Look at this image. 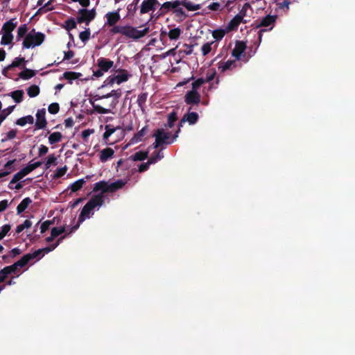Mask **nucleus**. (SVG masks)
<instances>
[{
    "instance_id": "nucleus-1",
    "label": "nucleus",
    "mask_w": 355,
    "mask_h": 355,
    "mask_svg": "<svg viewBox=\"0 0 355 355\" xmlns=\"http://www.w3.org/2000/svg\"><path fill=\"white\" fill-rule=\"evenodd\" d=\"M112 27L110 31L112 35L120 33L133 40H139L149 33V27H146L143 30H137V28L131 26H118L116 24Z\"/></svg>"
},
{
    "instance_id": "nucleus-2",
    "label": "nucleus",
    "mask_w": 355,
    "mask_h": 355,
    "mask_svg": "<svg viewBox=\"0 0 355 355\" xmlns=\"http://www.w3.org/2000/svg\"><path fill=\"white\" fill-rule=\"evenodd\" d=\"M103 203L104 198L102 194L93 196L83 207L78 217V223H82L86 218H89L92 211L96 207H101Z\"/></svg>"
},
{
    "instance_id": "nucleus-3",
    "label": "nucleus",
    "mask_w": 355,
    "mask_h": 355,
    "mask_svg": "<svg viewBox=\"0 0 355 355\" xmlns=\"http://www.w3.org/2000/svg\"><path fill=\"white\" fill-rule=\"evenodd\" d=\"M45 39V35L41 32H35L33 29L24 37L22 45L24 49H29L41 45Z\"/></svg>"
},
{
    "instance_id": "nucleus-4",
    "label": "nucleus",
    "mask_w": 355,
    "mask_h": 355,
    "mask_svg": "<svg viewBox=\"0 0 355 355\" xmlns=\"http://www.w3.org/2000/svg\"><path fill=\"white\" fill-rule=\"evenodd\" d=\"M180 131V128H178V130L175 132L173 136V138L171 140H169L171 137V134L169 132H166L165 130L162 128H158L153 135V137H155V138L154 148H157L163 144H172L174 141V140L178 137Z\"/></svg>"
},
{
    "instance_id": "nucleus-5",
    "label": "nucleus",
    "mask_w": 355,
    "mask_h": 355,
    "mask_svg": "<svg viewBox=\"0 0 355 355\" xmlns=\"http://www.w3.org/2000/svg\"><path fill=\"white\" fill-rule=\"evenodd\" d=\"M96 15L95 9L87 10L86 8H81L78 11V16L76 18L78 24L85 23L87 26L93 21Z\"/></svg>"
},
{
    "instance_id": "nucleus-6",
    "label": "nucleus",
    "mask_w": 355,
    "mask_h": 355,
    "mask_svg": "<svg viewBox=\"0 0 355 355\" xmlns=\"http://www.w3.org/2000/svg\"><path fill=\"white\" fill-rule=\"evenodd\" d=\"M32 260L31 255L28 253L24 254L19 260L16 261L15 263L10 266H8L10 271L12 272L13 275H16L19 276V272L20 268L26 266L28 262Z\"/></svg>"
},
{
    "instance_id": "nucleus-7",
    "label": "nucleus",
    "mask_w": 355,
    "mask_h": 355,
    "mask_svg": "<svg viewBox=\"0 0 355 355\" xmlns=\"http://www.w3.org/2000/svg\"><path fill=\"white\" fill-rule=\"evenodd\" d=\"M201 100L200 94L194 90L188 91L184 96V102L187 105H198Z\"/></svg>"
},
{
    "instance_id": "nucleus-8",
    "label": "nucleus",
    "mask_w": 355,
    "mask_h": 355,
    "mask_svg": "<svg viewBox=\"0 0 355 355\" xmlns=\"http://www.w3.org/2000/svg\"><path fill=\"white\" fill-rule=\"evenodd\" d=\"M192 109L191 107L189 108V112L187 114H184V116L182 118L180 121L179 122L178 126L180 128V127L183 126V124L186 122H188L190 125L195 124L198 119L199 116L196 112H191V110Z\"/></svg>"
},
{
    "instance_id": "nucleus-9",
    "label": "nucleus",
    "mask_w": 355,
    "mask_h": 355,
    "mask_svg": "<svg viewBox=\"0 0 355 355\" xmlns=\"http://www.w3.org/2000/svg\"><path fill=\"white\" fill-rule=\"evenodd\" d=\"M157 6H159V3L157 0L143 1L140 8V14L143 15L150 11H154Z\"/></svg>"
},
{
    "instance_id": "nucleus-10",
    "label": "nucleus",
    "mask_w": 355,
    "mask_h": 355,
    "mask_svg": "<svg viewBox=\"0 0 355 355\" xmlns=\"http://www.w3.org/2000/svg\"><path fill=\"white\" fill-rule=\"evenodd\" d=\"M45 115V108L40 109L37 110L36 113V121L35 124L37 129H44L46 126L47 121Z\"/></svg>"
},
{
    "instance_id": "nucleus-11",
    "label": "nucleus",
    "mask_w": 355,
    "mask_h": 355,
    "mask_svg": "<svg viewBox=\"0 0 355 355\" xmlns=\"http://www.w3.org/2000/svg\"><path fill=\"white\" fill-rule=\"evenodd\" d=\"M181 6V0H175L173 1H166L162 5L161 8L159 9L160 13L159 15H163L167 12L170 9H173L174 10L177 8V7Z\"/></svg>"
},
{
    "instance_id": "nucleus-12",
    "label": "nucleus",
    "mask_w": 355,
    "mask_h": 355,
    "mask_svg": "<svg viewBox=\"0 0 355 355\" xmlns=\"http://www.w3.org/2000/svg\"><path fill=\"white\" fill-rule=\"evenodd\" d=\"M107 19L106 24L109 26H112L120 20V15L119 10L114 12H109L105 15Z\"/></svg>"
},
{
    "instance_id": "nucleus-13",
    "label": "nucleus",
    "mask_w": 355,
    "mask_h": 355,
    "mask_svg": "<svg viewBox=\"0 0 355 355\" xmlns=\"http://www.w3.org/2000/svg\"><path fill=\"white\" fill-rule=\"evenodd\" d=\"M246 49L245 44L242 41L236 42L234 49L232 51V55L237 60H239Z\"/></svg>"
},
{
    "instance_id": "nucleus-14",
    "label": "nucleus",
    "mask_w": 355,
    "mask_h": 355,
    "mask_svg": "<svg viewBox=\"0 0 355 355\" xmlns=\"http://www.w3.org/2000/svg\"><path fill=\"white\" fill-rule=\"evenodd\" d=\"M97 65L98 68L101 69V70H103L105 72H107L113 67L114 62L112 60H110V59L101 57L97 60Z\"/></svg>"
},
{
    "instance_id": "nucleus-15",
    "label": "nucleus",
    "mask_w": 355,
    "mask_h": 355,
    "mask_svg": "<svg viewBox=\"0 0 355 355\" xmlns=\"http://www.w3.org/2000/svg\"><path fill=\"white\" fill-rule=\"evenodd\" d=\"M248 20L243 19L241 16L235 15L234 17L229 22L227 29L228 31L236 30L241 23L246 24Z\"/></svg>"
},
{
    "instance_id": "nucleus-16",
    "label": "nucleus",
    "mask_w": 355,
    "mask_h": 355,
    "mask_svg": "<svg viewBox=\"0 0 355 355\" xmlns=\"http://www.w3.org/2000/svg\"><path fill=\"white\" fill-rule=\"evenodd\" d=\"M277 15H268L263 17L260 22L257 25V28L260 27H268L270 25H273L276 21Z\"/></svg>"
},
{
    "instance_id": "nucleus-17",
    "label": "nucleus",
    "mask_w": 355,
    "mask_h": 355,
    "mask_svg": "<svg viewBox=\"0 0 355 355\" xmlns=\"http://www.w3.org/2000/svg\"><path fill=\"white\" fill-rule=\"evenodd\" d=\"M126 182H127L123 180H117L114 182L110 184L108 183V193H114L123 188L125 185Z\"/></svg>"
},
{
    "instance_id": "nucleus-18",
    "label": "nucleus",
    "mask_w": 355,
    "mask_h": 355,
    "mask_svg": "<svg viewBox=\"0 0 355 355\" xmlns=\"http://www.w3.org/2000/svg\"><path fill=\"white\" fill-rule=\"evenodd\" d=\"M14 21L15 19H12L4 23L1 28V32L5 33H12L17 24V22H14Z\"/></svg>"
},
{
    "instance_id": "nucleus-19",
    "label": "nucleus",
    "mask_w": 355,
    "mask_h": 355,
    "mask_svg": "<svg viewBox=\"0 0 355 355\" xmlns=\"http://www.w3.org/2000/svg\"><path fill=\"white\" fill-rule=\"evenodd\" d=\"M107 188H108V182L106 181L102 180V181L98 182L94 184V188H93V191L98 192V191H101V194L103 195V193H108Z\"/></svg>"
},
{
    "instance_id": "nucleus-20",
    "label": "nucleus",
    "mask_w": 355,
    "mask_h": 355,
    "mask_svg": "<svg viewBox=\"0 0 355 355\" xmlns=\"http://www.w3.org/2000/svg\"><path fill=\"white\" fill-rule=\"evenodd\" d=\"M114 151L111 148H105L101 151L100 160L102 162H107L109 159L112 158L114 155Z\"/></svg>"
},
{
    "instance_id": "nucleus-21",
    "label": "nucleus",
    "mask_w": 355,
    "mask_h": 355,
    "mask_svg": "<svg viewBox=\"0 0 355 355\" xmlns=\"http://www.w3.org/2000/svg\"><path fill=\"white\" fill-rule=\"evenodd\" d=\"M31 203H32V200L29 197L24 198L17 207V213L20 214L24 212Z\"/></svg>"
},
{
    "instance_id": "nucleus-22",
    "label": "nucleus",
    "mask_w": 355,
    "mask_h": 355,
    "mask_svg": "<svg viewBox=\"0 0 355 355\" xmlns=\"http://www.w3.org/2000/svg\"><path fill=\"white\" fill-rule=\"evenodd\" d=\"M82 73L74 71H66L63 73V78L67 80L70 84H72L73 80L80 78Z\"/></svg>"
},
{
    "instance_id": "nucleus-23",
    "label": "nucleus",
    "mask_w": 355,
    "mask_h": 355,
    "mask_svg": "<svg viewBox=\"0 0 355 355\" xmlns=\"http://www.w3.org/2000/svg\"><path fill=\"white\" fill-rule=\"evenodd\" d=\"M236 66V60H227L226 62H220L218 63V69L221 72H224L227 69H231Z\"/></svg>"
},
{
    "instance_id": "nucleus-24",
    "label": "nucleus",
    "mask_w": 355,
    "mask_h": 355,
    "mask_svg": "<svg viewBox=\"0 0 355 355\" xmlns=\"http://www.w3.org/2000/svg\"><path fill=\"white\" fill-rule=\"evenodd\" d=\"M181 6L186 8L189 11H195L200 9L201 4H193L188 0H181Z\"/></svg>"
},
{
    "instance_id": "nucleus-25",
    "label": "nucleus",
    "mask_w": 355,
    "mask_h": 355,
    "mask_svg": "<svg viewBox=\"0 0 355 355\" xmlns=\"http://www.w3.org/2000/svg\"><path fill=\"white\" fill-rule=\"evenodd\" d=\"M79 227V224H77L73 227H71L70 228V231L67 234H65L64 236H61L55 243L54 244H52L50 246H48V249L49 250V252H51L52 250H53L54 249H55L57 248V246L60 244V242L61 240H62L63 239H64L67 235H69L71 233L75 232L78 228Z\"/></svg>"
},
{
    "instance_id": "nucleus-26",
    "label": "nucleus",
    "mask_w": 355,
    "mask_h": 355,
    "mask_svg": "<svg viewBox=\"0 0 355 355\" xmlns=\"http://www.w3.org/2000/svg\"><path fill=\"white\" fill-rule=\"evenodd\" d=\"M79 227V224H77L73 227H71L70 228V231L67 234H65L64 236H61L55 243L54 244H52L50 246H48V249L49 250V252H51L52 250H53L54 249H55L57 248V246L60 244V242L61 240H62L63 239H64L67 235H69L71 233L75 232L78 228Z\"/></svg>"
},
{
    "instance_id": "nucleus-27",
    "label": "nucleus",
    "mask_w": 355,
    "mask_h": 355,
    "mask_svg": "<svg viewBox=\"0 0 355 355\" xmlns=\"http://www.w3.org/2000/svg\"><path fill=\"white\" fill-rule=\"evenodd\" d=\"M35 71L33 69L25 68L19 73V77L23 80H28L35 76Z\"/></svg>"
},
{
    "instance_id": "nucleus-28",
    "label": "nucleus",
    "mask_w": 355,
    "mask_h": 355,
    "mask_svg": "<svg viewBox=\"0 0 355 355\" xmlns=\"http://www.w3.org/2000/svg\"><path fill=\"white\" fill-rule=\"evenodd\" d=\"M77 23V20L76 21L73 17H69L64 21L62 27L67 31H70L76 28Z\"/></svg>"
},
{
    "instance_id": "nucleus-29",
    "label": "nucleus",
    "mask_w": 355,
    "mask_h": 355,
    "mask_svg": "<svg viewBox=\"0 0 355 355\" xmlns=\"http://www.w3.org/2000/svg\"><path fill=\"white\" fill-rule=\"evenodd\" d=\"M147 131V126L144 127L134 137L131 139L130 141L132 144H135L142 140L143 137L146 135Z\"/></svg>"
},
{
    "instance_id": "nucleus-30",
    "label": "nucleus",
    "mask_w": 355,
    "mask_h": 355,
    "mask_svg": "<svg viewBox=\"0 0 355 355\" xmlns=\"http://www.w3.org/2000/svg\"><path fill=\"white\" fill-rule=\"evenodd\" d=\"M148 156V152L144 151H138L135 153L134 155L130 157V159L132 161H143L146 159Z\"/></svg>"
},
{
    "instance_id": "nucleus-31",
    "label": "nucleus",
    "mask_w": 355,
    "mask_h": 355,
    "mask_svg": "<svg viewBox=\"0 0 355 355\" xmlns=\"http://www.w3.org/2000/svg\"><path fill=\"white\" fill-rule=\"evenodd\" d=\"M62 135L60 132H54L49 137V142L50 144H55L62 140Z\"/></svg>"
},
{
    "instance_id": "nucleus-32",
    "label": "nucleus",
    "mask_w": 355,
    "mask_h": 355,
    "mask_svg": "<svg viewBox=\"0 0 355 355\" xmlns=\"http://www.w3.org/2000/svg\"><path fill=\"white\" fill-rule=\"evenodd\" d=\"M85 182L86 180L84 178L76 180L70 186L71 191L76 192L80 190L83 188V185L85 184Z\"/></svg>"
},
{
    "instance_id": "nucleus-33",
    "label": "nucleus",
    "mask_w": 355,
    "mask_h": 355,
    "mask_svg": "<svg viewBox=\"0 0 355 355\" xmlns=\"http://www.w3.org/2000/svg\"><path fill=\"white\" fill-rule=\"evenodd\" d=\"M49 252H50L49 250L48 249L47 247H46V248H44L42 249H38V250H35L34 252L28 253V254L31 255V259H37V258L40 259L44 256V253H49Z\"/></svg>"
},
{
    "instance_id": "nucleus-34",
    "label": "nucleus",
    "mask_w": 355,
    "mask_h": 355,
    "mask_svg": "<svg viewBox=\"0 0 355 355\" xmlns=\"http://www.w3.org/2000/svg\"><path fill=\"white\" fill-rule=\"evenodd\" d=\"M10 96L17 103H19L23 101L24 98V91L19 89L15 90L10 93Z\"/></svg>"
},
{
    "instance_id": "nucleus-35",
    "label": "nucleus",
    "mask_w": 355,
    "mask_h": 355,
    "mask_svg": "<svg viewBox=\"0 0 355 355\" xmlns=\"http://www.w3.org/2000/svg\"><path fill=\"white\" fill-rule=\"evenodd\" d=\"M27 25L25 24L21 25L17 29V41H19L21 38L25 37L27 35Z\"/></svg>"
},
{
    "instance_id": "nucleus-36",
    "label": "nucleus",
    "mask_w": 355,
    "mask_h": 355,
    "mask_svg": "<svg viewBox=\"0 0 355 355\" xmlns=\"http://www.w3.org/2000/svg\"><path fill=\"white\" fill-rule=\"evenodd\" d=\"M114 79H116V83L119 85L127 81L128 79V75L127 73L126 70H121L119 74L114 76Z\"/></svg>"
},
{
    "instance_id": "nucleus-37",
    "label": "nucleus",
    "mask_w": 355,
    "mask_h": 355,
    "mask_svg": "<svg viewBox=\"0 0 355 355\" xmlns=\"http://www.w3.org/2000/svg\"><path fill=\"white\" fill-rule=\"evenodd\" d=\"M13 40V35L12 33H3V35L1 40V45H8L11 44Z\"/></svg>"
},
{
    "instance_id": "nucleus-38",
    "label": "nucleus",
    "mask_w": 355,
    "mask_h": 355,
    "mask_svg": "<svg viewBox=\"0 0 355 355\" xmlns=\"http://www.w3.org/2000/svg\"><path fill=\"white\" fill-rule=\"evenodd\" d=\"M40 92V87L36 85H33L27 89V94L31 98L38 96Z\"/></svg>"
},
{
    "instance_id": "nucleus-39",
    "label": "nucleus",
    "mask_w": 355,
    "mask_h": 355,
    "mask_svg": "<svg viewBox=\"0 0 355 355\" xmlns=\"http://www.w3.org/2000/svg\"><path fill=\"white\" fill-rule=\"evenodd\" d=\"M12 275L13 274L10 271L8 266H6L3 269L0 270V283L4 282L8 277Z\"/></svg>"
},
{
    "instance_id": "nucleus-40",
    "label": "nucleus",
    "mask_w": 355,
    "mask_h": 355,
    "mask_svg": "<svg viewBox=\"0 0 355 355\" xmlns=\"http://www.w3.org/2000/svg\"><path fill=\"white\" fill-rule=\"evenodd\" d=\"M181 34V30L180 28H175L173 29H171L168 32V37L171 40H176L180 37V35Z\"/></svg>"
},
{
    "instance_id": "nucleus-41",
    "label": "nucleus",
    "mask_w": 355,
    "mask_h": 355,
    "mask_svg": "<svg viewBox=\"0 0 355 355\" xmlns=\"http://www.w3.org/2000/svg\"><path fill=\"white\" fill-rule=\"evenodd\" d=\"M178 116L175 111L171 112L168 116V122L166 126L171 128L174 125V123L177 121Z\"/></svg>"
},
{
    "instance_id": "nucleus-42",
    "label": "nucleus",
    "mask_w": 355,
    "mask_h": 355,
    "mask_svg": "<svg viewBox=\"0 0 355 355\" xmlns=\"http://www.w3.org/2000/svg\"><path fill=\"white\" fill-rule=\"evenodd\" d=\"M117 128L112 127V125H105V131L103 134V139L107 140L116 130Z\"/></svg>"
},
{
    "instance_id": "nucleus-43",
    "label": "nucleus",
    "mask_w": 355,
    "mask_h": 355,
    "mask_svg": "<svg viewBox=\"0 0 355 355\" xmlns=\"http://www.w3.org/2000/svg\"><path fill=\"white\" fill-rule=\"evenodd\" d=\"M57 157L55 156L54 154H51L50 155H49V157H47V159H46V162L45 163V168L47 169V168H49L51 165H56L57 164Z\"/></svg>"
},
{
    "instance_id": "nucleus-44",
    "label": "nucleus",
    "mask_w": 355,
    "mask_h": 355,
    "mask_svg": "<svg viewBox=\"0 0 355 355\" xmlns=\"http://www.w3.org/2000/svg\"><path fill=\"white\" fill-rule=\"evenodd\" d=\"M90 29L89 28H86L84 31H82L79 34V38L80 40L85 43L87 41H88L89 40V37H90Z\"/></svg>"
},
{
    "instance_id": "nucleus-45",
    "label": "nucleus",
    "mask_w": 355,
    "mask_h": 355,
    "mask_svg": "<svg viewBox=\"0 0 355 355\" xmlns=\"http://www.w3.org/2000/svg\"><path fill=\"white\" fill-rule=\"evenodd\" d=\"M92 107H93L94 111L98 114H105L110 113V110H109V109H106V108L103 107L98 105H95L94 103H92Z\"/></svg>"
},
{
    "instance_id": "nucleus-46",
    "label": "nucleus",
    "mask_w": 355,
    "mask_h": 355,
    "mask_svg": "<svg viewBox=\"0 0 355 355\" xmlns=\"http://www.w3.org/2000/svg\"><path fill=\"white\" fill-rule=\"evenodd\" d=\"M26 175L24 172V170L21 169V171H19V172H17L16 174L14 175L12 179L10 182V184L16 183L17 182H18L19 180L22 179L24 177H25Z\"/></svg>"
},
{
    "instance_id": "nucleus-47",
    "label": "nucleus",
    "mask_w": 355,
    "mask_h": 355,
    "mask_svg": "<svg viewBox=\"0 0 355 355\" xmlns=\"http://www.w3.org/2000/svg\"><path fill=\"white\" fill-rule=\"evenodd\" d=\"M205 83V80L202 78H198L196 80L192 83V89L191 90H194L198 92V89Z\"/></svg>"
},
{
    "instance_id": "nucleus-48",
    "label": "nucleus",
    "mask_w": 355,
    "mask_h": 355,
    "mask_svg": "<svg viewBox=\"0 0 355 355\" xmlns=\"http://www.w3.org/2000/svg\"><path fill=\"white\" fill-rule=\"evenodd\" d=\"M225 35V31L223 29L215 30L212 33V36L216 40H220Z\"/></svg>"
},
{
    "instance_id": "nucleus-49",
    "label": "nucleus",
    "mask_w": 355,
    "mask_h": 355,
    "mask_svg": "<svg viewBox=\"0 0 355 355\" xmlns=\"http://www.w3.org/2000/svg\"><path fill=\"white\" fill-rule=\"evenodd\" d=\"M66 231L65 227H53L51 230V234L53 236V237L56 238L59 235L62 234Z\"/></svg>"
},
{
    "instance_id": "nucleus-50",
    "label": "nucleus",
    "mask_w": 355,
    "mask_h": 355,
    "mask_svg": "<svg viewBox=\"0 0 355 355\" xmlns=\"http://www.w3.org/2000/svg\"><path fill=\"white\" fill-rule=\"evenodd\" d=\"M25 58H16L12 61V62L8 65V68H15L19 67L22 63L25 62Z\"/></svg>"
},
{
    "instance_id": "nucleus-51",
    "label": "nucleus",
    "mask_w": 355,
    "mask_h": 355,
    "mask_svg": "<svg viewBox=\"0 0 355 355\" xmlns=\"http://www.w3.org/2000/svg\"><path fill=\"white\" fill-rule=\"evenodd\" d=\"M60 110V105L58 103H53L49 105L48 111L52 114L58 113Z\"/></svg>"
},
{
    "instance_id": "nucleus-52",
    "label": "nucleus",
    "mask_w": 355,
    "mask_h": 355,
    "mask_svg": "<svg viewBox=\"0 0 355 355\" xmlns=\"http://www.w3.org/2000/svg\"><path fill=\"white\" fill-rule=\"evenodd\" d=\"M153 162H154L153 159H148L147 162L141 164L139 166V169H138L139 172L142 173V172L147 171L149 168V166L150 164H153Z\"/></svg>"
},
{
    "instance_id": "nucleus-53",
    "label": "nucleus",
    "mask_w": 355,
    "mask_h": 355,
    "mask_svg": "<svg viewBox=\"0 0 355 355\" xmlns=\"http://www.w3.org/2000/svg\"><path fill=\"white\" fill-rule=\"evenodd\" d=\"M251 8V6L249 3H245L243 6L241 10H240L239 13L237 14V15L241 16L243 19H245L244 17L247 15V11L249 8Z\"/></svg>"
},
{
    "instance_id": "nucleus-54",
    "label": "nucleus",
    "mask_w": 355,
    "mask_h": 355,
    "mask_svg": "<svg viewBox=\"0 0 355 355\" xmlns=\"http://www.w3.org/2000/svg\"><path fill=\"white\" fill-rule=\"evenodd\" d=\"M67 171V167L66 166H64V167L58 168L55 173L54 178H60L62 177L63 175H64Z\"/></svg>"
},
{
    "instance_id": "nucleus-55",
    "label": "nucleus",
    "mask_w": 355,
    "mask_h": 355,
    "mask_svg": "<svg viewBox=\"0 0 355 355\" xmlns=\"http://www.w3.org/2000/svg\"><path fill=\"white\" fill-rule=\"evenodd\" d=\"M53 224V220H46L44 222H43L42 224H41V226H40V232L42 234L44 233L46 230H49V227L51 225Z\"/></svg>"
},
{
    "instance_id": "nucleus-56",
    "label": "nucleus",
    "mask_w": 355,
    "mask_h": 355,
    "mask_svg": "<svg viewBox=\"0 0 355 355\" xmlns=\"http://www.w3.org/2000/svg\"><path fill=\"white\" fill-rule=\"evenodd\" d=\"M10 228H11V227L8 224H6L2 226L1 231L0 232V241L4 238V236L10 230Z\"/></svg>"
},
{
    "instance_id": "nucleus-57",
    "label": "nucleus",
    "mask_w": 355,
    "mask_h": 355,
    "mask_svg": "<svg viewBox=\"0 0 355 355\" xmlns=\"http://www.w3.org/2000/svg\"><path fill=\"white\" fill-rule=\"evenodd\" d=\"M164 157L163 154L160 151H155L152 156L148 159H153V164L156 163L158 160Z\"/></svg>"
},
{
    "instance_id": "nucleus-58",
    "label": "nucleus",
    "mask_w": 355,
    "mask_h": 355,
    "mask_svg": "<svg viewBox=\"0 0 355 355\" xmlns=\"http://www.w3.org/2000/svg\"><path fill=\"white\" fill-rule=\"evenodd\" d=\"M291 3H292L291 0H284L283 2L277 3V5L279 9L286 8V10H288L289 6L291 4Z\"/></svg>"
},
{
    "instance_id": "nucleus-59",
    "label": "nucleus",
    "mask_w": 355,
    "mask_h": 355,
    "mask_svg": "<svg viewBox=\"0 0 355 355\" xmlns=\"http://www.w3.org/2000/svg\"><path fill=\"white\" fill-rule=\"evenodd\" d=\"M211 44L212 43L207 42L202 45L201 50L203 55H206L211 52Z\"/></svg>"
},
{
    "instance_id": "nucleus-60",
    "label": "nucleus",
    "mask_w": 355,
    "mask_h": 355,
    "mask_svg": "<svg viewBox=\"0 0 355 355\" xmlns=\"http://www.w3.org/2000/svg\"><path fill=\"white\" fill-rule=\"evenodd\" d=\"M146 98L147 95L146 94H141L139 95L137 98V103L141 108H142L144 105L145 104Z\"/></svg>"
},
{
    "instance_id": "nucleus-61",
    "label": "nucleus",
    "mask_w": 355,
    "mask_h": 355,
    "mask_svg": "<svg viewBox=\"0 0 355 355\" xmlns=\"http://www.w3.org/2000/svg\"><path fill=\"white\" fill-rule=\"evenodd\" d=\"M207 8L212 11H218L222 10L220 4L218 2H214L209 4Z\"/></svg>"
},
{
    "instance_id": "nucleus-62",
    "label": "nucleus",
    "mask_w": 355,
    "mask_h": 355,
    "mask_svg": "<svg viewBox=\"0 0 355 355\" xmlns=\"http://www.w3.org/2000/svg\"><path fill=\"white\" fill-rule=\"evenodd\" d=\"M193 46L191 45V44H184L183 45V49H182V51L186 54V55H190L193 52Z\"/></svg>"
},
{
    "instance_id": "nucleus-63",
    "label": "nucleus",
    "mask_w": 355,
    "mask_h": 355,
    "mask_svg": "<svg viewBox=\"0 0 355 355\" xmlns=\"http://www.w3.org/2000/svg\"><path fill=\"white\" fill-rule=\"evenodd\" d=\"M15 105L9 106L6 109L1 111L0 113L1 116H4L5 119L13 111Z\"/></svg>"
},
{
    "instance_id": "nucleus-64",
    "label": "nucleus",
    "mask_w": 355,
    "mask_h": 355,
    "mask_svg": "<svg viewBox=\"0 0 355 355\" xmlns=\"http://www.w3.org/2000/svg\"><path fill=\"white\" fill-rule=\"evenodd\" d=\"M173 12L178 17H182L184 19L187 17L184 10L180 6L177 7V8Z\"/></svg>"
}]
</instances>
